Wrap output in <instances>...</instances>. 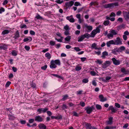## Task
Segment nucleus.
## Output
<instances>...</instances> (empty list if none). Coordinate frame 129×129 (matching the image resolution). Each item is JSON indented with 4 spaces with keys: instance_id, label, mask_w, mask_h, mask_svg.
Masks as SVG:
<instances>
[{
    "instance_id": "obj_50",
    "label": "nucleus",
    "mask_w": 129,
    "mask_h": 129,
    "mask_svg": "<svg viewBox=\"0 0 129 129\" xmlns=\"http://www.w3.org/2000/svg\"><path fill=\"white\" fill-rule=\"evenodd\" d=\"M51 75L53 76H55L56 77L58 78H61V77L57 74H51Z\"/></svg>"
},
{
    "instance_id": "obj_6",
    "label": "nucleus",
    "mask_w": 129,
    "mask_h": 129,
    "mask_svg": "<svg viewBox=\"0 0 129 129\" xmlns=\"http://www.w3.org/2000/svg\"><path fill=\"white\" fill-rule=\"evenodd\" d=\"M35 120L36 121L41 122L44 120V118H42L40 116L38 115L35 117Z\"/></svg>"
},
{
    "instance_id": "obj_24",
    "label": "nucleus",
    "mask_w": 129,
    "mask_h": 129,
    "mask_svg": "<svg viewBox=\"0 0 129 129\" xmlns=\"http://www.w3.org/2000/svg\"><path fill=\"white\" fill-rule=\"evenodd\" d=\"M102 54V55L101 56V57L103 58H105L106 56L108 55V53L107 51H105L103 52Z\"/></svg>"
},
{
    "instance_id": "obj_57",
    "label": "nucleus",
    "mask_w": 129,
    "mask_h": 129,
    "mask_svg": "<svg viewBox=\"0 0 129 129\" xmlns=\"http://www.w3.org/2000/svg\"><path fill=\"white\" fill-rule=\"evenodd\" d=\"M74 5L75 6H80L81 4L79 2H76L75 3Z\"/></svg>"
},
{
    "instance_id": "obj_49",
    "label": "nucleus",
    "mask_w": 129,
    "mask_h": 129,
    "mask_svg": "<svg viewBox=\"0 0 129 129\" xmlns=\"http://www.w3.org/2000/svg\"><path fill=\"white\" fill-rule=\"evenodd\" d=\"M70 29V28L67 25L65 26V30L66 31H69Z\"/></svg>"
},
{
    "instance_id": "obj_4",
    "label": "nucleus",
    "mask_w": 129,
    "mask_h": 129,
    "mask_svg": "<svg viewBox=\"0 0 129 129\" xmlns=\"http://www.w3.org/2000/svg\"><path fill=\"white\" fill-rule=\"evenodd\" d=\"M111 62L109 61H106L102 65V68L104 69H105L111 65Z\"/></svg>"
},
{
    "instance_id": "obj_30",
    "label": "nucleus",
    "mask_w": 129,
    "mask_h": 129,
    "mask_svg": "<svg viewBox=\"0 0 129 129\" xmlns=\"http://www.w3.org/2000/svg\"><path fill=\"white\" fill-rule=\"evenodd\" d=\"M71 39V37L70 36H68L66 37L65 38V43L66 42H69L70 41Z\"/></svg>"
},
{
    "instance_id": "obj_53",
    "label": "nucleus",
    "mask_w": 129,
    "mask_h": 129,
    "mask_svg": "<svg viewBox=\"0 0 129 129\" xmlns=\"http://www.w3.org/2000/svg\"><path fill=\"white\" fill-rule=\"evenodd\" d=\"M90 74L92 76H95L96 73L94 71H91L90 72Z\"/></svg>"
},
{
    "instance_id": "obj_23",
    "label": "nucleus",
    "mask_w": 129,
    "mask_h": 129,
    "mask_svg": "<svg viewBox=\"0 0 129 129\" xmlns=\"http://www.w3.org/2000/svg\"><path fill=\"white\" fill-rule=\"evenodd\" d=\"M51 118L52 119H61L62 118V117L61 115L58 116H51Z\"/></svg>"
},
{
    "instance_id": "obj_12",
    "label": "nucleus",
    "mask_w": 129,
    "mask_h": 129,
    "mask_svg": "<svg viewBox=\"0 0 129 129\" xmlns=\"http://www.w3.org/2000/svg\"><path fill=\"white\" fill-rule=\"evenodd\" d=\"M51 64L50 66V67L51 69L55 68L57 67V66L53 62V60H52L51 61Z\"/></svg>"
},
{
    "instance_id": "obj_16",
    "label": "nucleus",
    "mask_w": 129,
    "mask_h": 129,
    "mask_svg": "<svg viewBox=\"0 0 129 129\" xmlns=\"http://www.w3.org/2000/svg\"><path fill=\"white\" fill-rule=\"evenodd\" d=\"M32 38L31 37H28L27 38H24L23 40V41L24 42H26L27 41L30 42L32 41Z\"/></svg>"
},
{
    "instance_id": "obj_19",
    "label": "nucleus",
    "mask_w": 129,
    "mask_h": 129,
    "mask_svg": "<svg viewBox=\"0 0 129 129\" xmlns=\"http://www.w3.org/2000/svg\"><path fill=\"white\" fill-rule=\"evenodd\" d=\"M113 118L112 117H110L109 118V120L107 122V125H111L113 123Z\"/></svg>"
},
{
    "instance_id": "obj_58",
    "label": "nucleus",
    "mask_w": 129,
    "mask_h": 129,
    "mask_svg": "<svg viewBox=\"0 0 129 129\" xmlns=\"http://www.w3.org/2000/svg\"><path fill=\"white\" fill-rule=\"evenodd\" d=\"M29 33L31 35H35V32L34 31L30 30L29 31Z\"/></svg>"
},
{
    "instance_id": "obj_48",
    "label": "nucleus",
    "mask_w": 129,
    "mask_h": 129,
    "mask_svg": "<svg viewBox=\"0 0 129 129\" xmlns=\"http://www.w3.org/2000/svg\"><path fill=\"white\" fill-rule=\"evenodd\" d=\"M107 37L109 38H112L113 37V35L111 33L108 34L107 35Z\"/></svg>"
},
{
    "instance_id": "obj_38",
    "label": "nucleus",
    "mask_w": 129,
    "mask_h": 129,
    "mask_svg": "<svg viewBox=\"0 0 129 129\" xmlns=\"http://www.w3.org/2000/svg\"><path fill=\"white\" fill-rule=\"evenodd\" d=\"M84 38H88L90 37H91L90 35L88 33H86L83 35Z\"/></svg>"
},
{
    "instance_id": "obj_32",
    "label": "nucleus",
    "mask_w": 129,
    "mask_h": 129,
    "mask_svg": "<svg viewBox=\"0 0 129 129\" xmlns=\"http://www.w3.org/2000/svg\"><path fill=\"white\" fill-rule=\"evenodd\" d=\"M85 126L86 129H90L91 127V124L88 123H87L85 125Z\"/></svg>"
},
{
    "instance_id": "obj_51",
    "label": "nucleus",
    "mask_w": 129,
    "mask_h": 129,
    "mask_svg": "<svg viewBox=\"0 0 129 129\" xmlns=\"http://www.w3.org/2000/svg\"><path fill=\"white\" fill-rule=\"evenodd\" d=\"M11 82L9 81H7L5 85L6 87H9V85L11 84Z\"/></svg>"
},
{
    "instance_id": "obj_36",
    "label": "nucleus",
    "mask_w": 129,
    "mask_h": 129,
    "mask_svg": "<svg viewBox=\"0 0 129 129\" xmlns=\"http://www.w3.org/2000/svg\"><path fill=\"white\" fill-rule=\"evenodd\" d=\"M105 8H110L111 7V3L106 4L103 6Z\"/></svg>"
},
{
    "instance_id": "obj_64",
    "label": "nucleus",
    "mask_w": 129,
    "mask_h": 129,
    "mask_svg": "<svg viewBox=\"0 0 129 129\" xmlns=\"http://www.w3.org/2000/svg\"><path fill=\"white\" fill-rule=\"evenodd\" d=\"M86 59L87 58H86L85 57H81L80 58L81 61L82 62H84Z\"/></svg>"
},
{
    "instance_id": "obj_54",
    "label": "nucleus",
    "mask_w": 129,
    "mask_h": 129,
    "mask_svg": "<svg viewBox=\"0 0 129 129\" xmlns=\"http://www.w3.org/2000/svg\"><path fill=\"white\" fill-rule=\"evenodd\" d=\"M47 65H45V66L42 67H41V69L43 70H45L47 69Z\"/></svg>"
},
{
    "instance_id": "obj_10",
    "label": "nucleus",
    "mask_w": 129,
    "mask_h": 129,
    "mask_svg": "<svg viewBox=\"0 0 129 129\" xmlns=\"http://www.w3.org/2000/svg\"><path fill=\"white\" fill-rule=\"evenodd\" d=\"M99 98L100 99V101L101 102H103L106 101L107 99L106 98H104L103 95L102 94H101L99 95Z\"/></svg>"
},
{
    "instance_id": "obj_17",
    "label": "nucleus",
    "mask_w": 129,
    "mask_h": 129,
    "mask_svg": "<svg viewBox=\"0 0 129 129\" xmlns=\"http://www.w3.org/2000/svg\"><path fill=\"white\" fill-rule=\"evenodd\" d=\"M121 72L123 73H125L124 74L126 75L127 74H129V71H126L125 68H122L121 69Z\"/></svg>"
},
{
    "instance_id": "obj_34",
    "label": "nucleus",
    "mask_w": 129,
    "mask_h": 129,
    "mask_svg": "<svg viewBox=\"0 0 129 129\" xmlns=\"http://www.w3.org/2000/svg\"><path fill=\"white\" fill-rule=\"evenodd\" d=\"M111 7H114L118 6V2H115L113 3H111Z\"/></svg>"
},
{
    "instance_id": "obj_11",
    "label": "nucleus",
    "mask_w": 129,
    "mask_h": 129,
    "mask_svg": "<svg viewBox=\"0 0 129 129\" xmlns=\"http://www.w3.org/2000/svg\"><path fill=\"white\" fill-rule=\"evenodd\" d=\"M118 51V52H121L125 50V47L124 46H121L118 48H117Z\"/></svg>"
},
{
    "instance_id": "obj_31",
    "label": "nucleus",
    "mask_w": 129,
    "mask_h": 129,
    "mask_svg": "<svg viewBox=\"0 0 129 129\" xmlns=\"http://www.w3.org/2000/svg\"><path fill=\"white\" fill-rule=\"evenodd\" d=\"M96 43H94L92 44L91 46V48H94L95 49H100V48H97L96 47Z\"/></svg>"
},
{
    "instance_id": "obj_40",
    "label": "nucleus",
    "mask_w": 129,
    "mask_h": 129,
    "mask_svg": "<svg viewBox=\"0 0 129 129\" xmlns=\"http://www.w3.org/2000/svg\"><path fill=\"white\" fill-rule=\"evenodd\" d=\"M27 125L29 127H34V126H37V124L36 123H35L34 124H33L32 125H30L29 123H27Z\"/></svg>"
},
{
    "instance_id": "obj_28",
    "label": "nucleus",
    "mask_w": 129,
    "mask_h": 129,
    "mask_svg": "<svg viewBox=\"0 0 129 129\" xmlns=\"http://www.w3.org/2000/svg\"><path fill=\"white\" fill-rule=\"evenodd\" d=\"M53 62L56 64L58 66L60 65V60L59 59L55 60L54 61L53 60Z\"/></svg>"
},
{
    "instance_id": "obj_35",
    "label": "nucleus",
    "mask_w": 129,
    "mask_h": 129,
    "mask_svg": "<svg viewBox=\"0 0 129 129\" xmlns=\"http://www.w3.org/2000/svg\"><path fill=\"white\" fill-rule=\"evenodd\" d=\"M45 56L48 59H50L51 58V55L50 54L49 52L45 54Z\"/></svg>"
},
{
    "instance_id": "obj_37",
    "label": "nucleus",
    "mask_w": 129,
    "mask_h": 129,
    "mask_svg": "<svg viewBox=\"0 0 129 129\" xmlns=\"http://www.w3.org/2000/svg\"><path fill=\"white\" fill-rule=\"evenodd\" d=\"M125 26V25L124 24H122L117 26V28L118 29H120L121 28L124 27Z\"/></svg>"
},
{
    "instance_id": "obj_61",
    "label": "nucleus",
    "mask_w": 129,
    "mask_h": 129,
    "mask_svg": "<svg viewBox=\"0 0 129 129\" xmlns=\"http://www.w3.org/2000/svg\"><path fill=\"white\" fill-rule=\"evenodd\" d=\"M24 48L27 51H29L30 49V47L29 46L26 45L25 46Z\"/></svg>"
},
{
    "instance_id": "obj_7",
    "label": "nucleus",
    "mask_w": 129,
    "mask_h": 129,
    "mask_svg": "<svg viewBox=\"0 0 129 129\" xmlns=\"http://www.w3.org/2000/svg\"><path fill=\"white\" fill-rule=\"evenodd\" d=\"M123 14L125 20L126 21H128L129 19V15L127 13V12L125 11H123Z\"/></svg>"
},
{
    "instance_id": "obj_20",
    "label": "nucleus",
    "mask_w": 129,
    "mask_h": 129,
    "mask_svg": "<svg viewBox=\"0 0 129 129\" xmlns=\"http://www.w3.org/2000/svg\"><path fill=\"white\" fill-rule=\"evenodd\" d=\"M85 26L87 28V30H88L89 31H90L92 29V26L88 25L86 24L85 25Z\"/></svg>"
},
{
    "instance_id": "obj_15",
    "label": "nucleus",
    "mask_w": 129,
    "mask_h": 129,
    "mask_svg": "<svg viewBox=\"0 0 129 129\" xmlns=\"http://www.w3.org/2000/svg\"><path fill=\"white\" fill-rule=\"evenodd\" d=\"M115 44L114 41L113 40H111L108 42L106 43V45L108 47H109L111 44L115 45Z\"/></svg>"
},
{
    "instance_id": "obj_25",
    "label": "nucleus",
    "mask_w": 129,
    "mask_h": 129,
    "mask_svg": "<svg viewBox=\"0 0 129 129\" xmlns=\"http://www.w3.org/2000/svg\"><path fill=\"white\" fill-rule=\"evenodd\" d=\"M10 32V31L8 30L5 29L2 31V35L4 36L6 34H8Z\"/></svg>"
},
{
    "instance_id": "obj_56",
    "label": "nucleus",
    "mask_w": 129,
    "mask_h": 129,
    "mask_svg": "<svg viewBox=\"0 0 129 129\" xmlns=\"http://www.w3.org/2000/svg\"><path fill=\"white\" fill-rule=\"evenodd\" d=\"M46 112L47 113V115L49 116H51L52 114V113L50 111H46Z\"/></svg>"
},
{
    "instance_id": "obj_41",
    "label": "nucleus",
    "mask_w": 129,
    "mask_h": 129,
    "mask_svg": "<svg viewBox=\"0 0 129 129\" xmlns=\"http://www.w3.org/2000/svg\"><path fill=\"white\" fill-rule=\"evenodd\" d=\"M95 107L96 109L98 110H101L102 108L101 106L99 104H96L95 106Z\"/></svg>"
},
{
    "instance_id": "obj_29",
    "label": "nucleus",
    "mask_w": 129,
    "mask_h": 129,
    "mask_svg": "<svg viewBox=\"0 0 129 129\" xmlns=\"http://www.w3.org/2000/svg\"><path fill=\"white\" fill-rule=\"evenodd\" d=\"M117 50V48H116L112 50L111 53L114 55H117V52H118Z\"/></svg>"
},
{
    "instance_id": "obj_21",
    "label": "nucleus",
    "mask_w": 129,
    "mask_h": 129,
    "mask_svg": "<svg viewBox=\"0 0 129 129\" xmlns=\"http://www.w3.org/2000/svg\"><path fill=\"white\" fill-rule=\"evenodd\" d=\"M110 32L112 34L113 36L117 35L118 33V31L115 30H111Z\"/></svg>"
},
{
    "instance_id": "obj_60",
    "label": "nucleus",
    "mask_w": 129,
    "mask_h": 129,
    "mask_svg": "<svg viewBox=\"0 0 129 129\" xmlns=\"http://www.w3.org/2000/svg\"><path fill=\"white\" fill-rule=\"evenodd\" d=\"M36 18L37 19H43L42 17L40 16L39 14H38L37 16H36Z\"/></svg>"
},
{
    "instance_id": "obj_44",
    "label": "nucleus",
    "mask_w": 129,
    "mask_h": 129,
    "mask_svg": "<svg viewBox=\"0 0 129 129\" xmlns=\"http://www.w3.org/2000/svg\"><path fill=\"white\" fill-rule=\"evenodd\" d=\"M12 55L14 56H16L17 55V53L15 50L12 51L11 52Z\"/></svg>"
},
{
    "instance_id": "obj_59",
    "label": "nucleus",
    "mask_w": 129,
    "mask_h": 129,
    "mask_svg": "<svg viewBox=\"0 0 129 129\" xmlns=\"http://www.w3.org/2000/svg\"><path fill=\"white\" fill-rule=\"evenodd\" d=\"M5 9L3 7H1L0 9V14L2 13V12H4Z\"/></svg>"
},
{
    "instance_id": "obj_46",
    "label": "nucleus",
    "mask_w": 129,
    "mask_h": 129,
    "mask_svg": "<svg viewBox=\"0 0 129 129\" xmlns=\"http://www.w3.org/2000/svg\"><path fill=\"white\" fill-rule=\"evenodd\" d=\"M20 27L21 29H22L24 28L26 29L28 28L26 25L25 24H24L22 25H20Z\"/></svg>"
},
{
    "instance_id": "obj_3",
    "label": "nucleus",
    "mask_w": 129,
    "mask_h": 129,
    "mask_svg": "<svg viewBox=\"0 0 129 129\" xmlns=\"http://www.w3.org/2000/svg\"><path fill=\"white\" fill-rule=\"evenodd\" d=\"M122 39H121L119 37L117 38L116 40L114 41L115 45H118L122 44Z\"/></svg>"
},
{
    "instance_id": "obj_43",
    "label": "nucleus",
    "mask_w": 129,
    "mask_h": 129,
    "mask_svg": "<svg viewBox=\"0 0 129 129\" xmlns=\"http://www.w3.org/2000/svg\"><path fill=\"white\" fill-rule=\"evenodd\" d=\"M115 128V127L113 126H107L105 127V129H113Z\"/></svg>"
},
{
    "instance_id": "obj_1",
    "label": "nucleus",
    "mask_w": 129,
    "mask_h": 129,
    "mask_svg": "<svg viewBox=\"0 0 129 129\" xmlns=\"http://www.w3.org/2000/svg\"><path fill=\"white\" fill-rule=\"evenodd\" d=\"M95 107L94 105H92L90 107L89 106L85 108V110L86 111L87 114H89L93 110L95 109Z\"/></svg>"
},
{
    "instance_id": "obj_63",
    "label": "nucleus",
    "mask_w": 129,
    "mask_h": 129,
    "mask_svg": "<svg viewBox=\"0 0 129 129\" xmlns=\"http://www.w3.org/2000/svg\"><path fill=\"white\" fill-rule=\"evenodd\" d=\"M26 121L25 120H21L20 121V123L22 124H24L26 123Z\"/></svg>"
},
{
    "instance_id": "obj_33",
    "label": "nucleus",
    "mask_w": 129,
    "mask_h": 129,
    "mask_svg": "<svg viewBox=\"0 0 129 129\" xmlns=\"http://www.w3.org/2000/svg\"><path fill=\"white\" fill-rule=\"evenodd\" d=\"M84 38L83 35H82L81 36L78 37V41L79 42L82 41Z\"/></svg>"
},
{
    "instance_id": "obj_55",
    "label": "nucleus",
    "mask_w": 129,
    "mask_h": 129,
    "mask_svg": "<svg viewBox=\"0 0 129 129\" xmlns=\"http://www.w3.org/2000/svg\"><path fill=\"white\" fill-rule=\"evenodd\" d=\"M35 120V119L33 118L29 120L28 122L29 123H31L33 122Z\"/></svg>"
},
{
    "instance_id": "obj_47",
    "label": "nucleus",
    "mask_w": 129,
    "mask_h": 129,
    "mask_svg": "<svg viewBox=\"0 0 129 129\" xmlns=\"http://www.w3.org/2000/svg\"><path fill=\"white\" fill-rule=\"evenodd\" d=\"M88 81V80L87 78L84 79L82 80V82H83L86 83Z\"/></svg>"
},
{
    "instance_id": "obj_9",
    "label": "nucleus",
    "mask_w": 129,
    "mask_h": 129,
    "mask_svg": "<svg viewBox=\"0 0 129 129\" xmlns=\"http://www.w3.org/2000/svg\"><path fill=\"white\" fill-rule=\"evenodd\" d=\"M109 110H111L112 113H115L117 110L116 108H114L112 106H110L108 108Z\"/></svg>"
},
{
    "instance_id": "obj_5",
    "label": "nucleus",
    "mask_w": 129,
    "mask_h": 129,
    "mask_svg": "<svg viewBox=\"0 0 129 129\" xmlns=\"http://www.w3.org/2000/svg\"><path fill=\"white\" fill-rule=\"evenodd\" d=\"M48 110V108H41L37 109V111L39 112V114H41L42 113H45Z\"/></svg>"
},
{
    "instance_id": "obj_26",
    "label": "nucleus",
    "mask_w": 129,
    "mask_h": 129,
    "mask_svg": "<svg viewBox=\"0 0 129 129\" xmlns=\"http://www.w3.org/2000/svg\"><path fill=\"white\" fill-rule=\"evenodd\" d=\"M97 33H96L95 30H92L90 34L91 35L90 36L91 37H94L96 34Z\"/></svg>"
},
{
    "instance_id": "obj_62",
    "label": "nucleus",
    "mask_w": 129,
    "mask_h": 129,
    "mask_svg": "<svg viewBox=\"0 0 129 129\" xmlns=\"http://www.w3.org/2000/svg\"><path fill=\"white\" fill-rule=\"evenodd\" d=\"M80 104L81 106L83 107H84L85 105V103L84 102H80Z\"/></svg>"
},
{
    "instance_id": "obj_52",
    "label": "nucleus",
    "mask_w": 129,
    "mask_h": 129,
    "mask_svg": "<svg viewBox=\"0 0 129 129\" xmlns=\"http://www.w3.org/2000/svg\"><path fill=\"white\" fill-rule=\"evenodd\" d=\"M13 108H6L5 110L7 111H9L11 113H12V112L10 111L12 110Z\"/></svg>"
},
{
    "instance_id": "obj_13",
    "label": "nucleus",
    "mask_w": 129,
    "mask_h": 129,
    "mask_svg": "<svg viewBox=\"0 0 129 129\" xmlns=\"http://www.w3.org/2000/svg\"><path fill=\"white\" fill-rule=\"evenodd\" d=\"M38 126L40 129H46V126L43 123L39 124Z\"/></svg>"
},
{
    "instance_id": "obj_27",
    "label": "nucleus",
    "mask_w": 129,
    "mask_h": 129,
    "mask_svg": "<svg viewBox=\"0 0 129 129\" xmlns=\"http://www.w3.org/2000/svg\"><path fill=\"white\" fill-rule=\"evenodd\" d=\"M8 116L9 117V120H14L16 118L13 115H11L10 114H9L8 115Z\"/></svg>"
},
{
    "instance_id": "obj_8",
    "label": "nucleus",
    "mask_w": 129,
    "mask_h": 129,
    "mask_svg": "<svg viewBox=\"0 0 129 129\" xmlns=\"http://www.w3.org/2000/svg\"><path fill=\"white\" fill-rule=\"evenodd\" d=\"M113 63L115 65H117L120 64V61L119 60H117L114 57H113L112 59Z\"/></svg>"
},
{
    "instance_id": "obj_18",
    "label": "nucleus",
    "mask_w": 129,
    "mask_h": 129,
    "mask_svg": "<svg viewBox=\"0 0 129 129\" xmlns=\"http://www.w3.org/2000/svg\"><path fill=\"white\" fill-rule=\"evenodd\" d=\"M19 37V33L18 30L17 31L15 34V36L13 37L14 38L15 41H16V40Z\"/></svg>"
},
{
    "instance_id": "obj_39",
    "label": "nucleus",
    "mask_w": 129,
    "mask_h": 129,
    "mask_svg": "<svg viewBox=\"0 0 129 129\" xmlns=\"http://www.w3.org/2000/svg\"><path fill=\"white\" fill-rule=\"evenodd\" d=\"M31 87L33 88H35L36 87V85L35 83H33V81L32 82V83L30 84Z\"/></svg>"
},
{
    "instance_id": "obj_22",
    "label": "nucleus",
    "mask_w": 129,
    "mask_h": 129,
    "mask_svg": "<svg viewBox=\"0 0 129 129\" xmlns=\"http://www.w3.org/2000/svg\"><path fill=\"white\" fill-rule=\"evenodd\" d=\"M66 19L67 20H69L70 22L72 23L74 22L76 20L73 18H70V17H67Z\"/></svg>"
},
{
    "instance_id": "obj_14",
    "label": "nucleus",
    "mask_w": 129,
    "mask_h": 129,
    "mask_svg": "<svg viewBox=\"0 0 129 129\" xmlns=\"http://www.w3.org/2000/svg\"><path fill=\"white\" fill-rule=\"evenodd\" d=\"M0 49L5 50L7 49V46L6 44H3L1 45L0 46Z\"/></svg>"
},
{
    "instance_id": "obj_45",
    "label": "nucleus",
    "mask_w": 129,
    "mask_h": 129,
    "mask_svg": "<svg viewBox=\"0 0 129 129\" xmlns=\"http://www.w3.org/2000/svg\"><path fill=\"white\" fill-rule=\"evenodd\" d=\"M55 2L57 3L58 4H61L62 3H63V0H56Z\"/></svg>"
},
{
    "instance_id": "obj_42",
    "label": "nucleus",
    "mask_w": 129,
    "mask_h": 129,
    "mask_svg": "<svg viewBox=\"0 0 129 129\" xmlns=\"http://www.w3.org/2000/svg\"><path fill=\"white\" fill-rule=\"evenodd\" d=\"M109 23V21L108 20H107L103 22V24L105 26L108 25Z\"/></svg>"
},
{
    "instance_id": "obj_2",
    "label": "nucleus",
    "mask_w": 129,
    "mask_h": 129,
    "mask_svg": "<svg viewBox=\"0 0 129 129\" xmlns=\"http://www.w3.org/2000/svg\"><path fill=\"white\" fill-rule=\"evenodd\" d=\"M74 4V2L73 1H71L68 2H67L65 3V7H66V9H70L71 7Z\"/></svg>"
}]
</instances>
